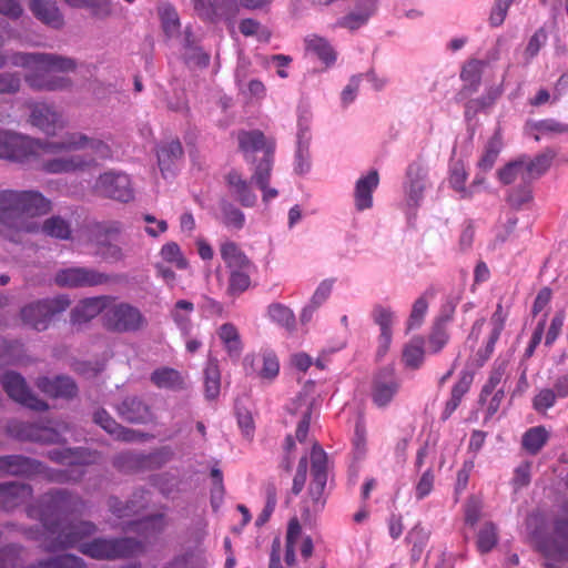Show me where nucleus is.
Instances as JSON below:
<instances>
[{"label": "nucleus", "instance_id": "nucleus-1", "mask_svg": "<svg viewBox=\"0 0 568 568\" xmlns=\"http://www.w3.org/2000/svg\"><path fill=\"white\" fill-rule=\"evenodd\" d=\"M11 153L2 152L6 160L24 163L37 161L48 174H69L90 170L99 160L111 156V149L103 140L82 132H69L58 140L41 141L21 134Z\"/></svg>", "mask_w": 568, "mask_h": 568}, {"label": "nucleus", "instance_id": "nucleus-2", "mask_svg": "<svg viewBox=\"0 0 568 568\" xmlns=\"http://www.w3.org/2000/svg\"><path fill=\"white\" fill-rule=\"evenodd\" d=\"M48 548L55 550L78 546L79 550L94 559H115L135 555L142 550V545L130 538L104 539L95 538L83 542L84 537L92 535L95 527L91 523H65L62 520L50 523L43 519Z\"/></svg>", "mask_w": 568, "mask_h": 568}, {"label": "nucleus", "instance_id": "nucleus-3", "mask_svg": "<svg viewBox=\"0 0 568 568\" xmlns=\"http://www.w3.org/2000/svg\"><path fill=\"white\" fill-rule=\"evenodd\" d=\"M51 211V202L34 190H3L0 192V232L12 242H19L26 232H34L38 224L31 220Z\"/></svg>", "mask_w": 568, "mask_h": 568}, {"label": "nucleus", "instance_id": "nucleus-4", "mask_svg": "<svg viewBox=\"0 0 568 568\" xmlns=\"http://www.w3.org/2000/svg\"><path fill=\"white\" fill-rule=\"evenodd\" d=\"M312 481L307 498L304 500L302 517L304 521H312L313 516L320 513L325 505L324 488L326 486L327 456L321 446L315 444L311 452Z\"/></svg>", "mask_w": 568, "mask_h": 568}, {"label": "nucleus", "instance_id": "nucleus-5", "mask_svg": "<svg viewBox=\"0 0 568 568\" xmlns=\"http://www.w3.org/2000/svg\"><path fill=\"white\" fill-rule=\"evenodd\" d=\"M12 65L23 69L53 68L62 71L75 70L77 62L54 53H7L0 50V69Z\"/></svg>", "mask_w": 568, "mask_h": 568}, {"label": "nucleus", "instance_id": "nucleus-6", "mask_svg": "<svg viewBox=\"0 0 568 568\" xmlns=\"http://www.w3.org/2000/svg\"><path fill=\"white\" fill-rule=\"evenodd\" d=\"M122 232L119 222H106L94 225L91 229V242L97 253L108 262H121L125 258L124 250L114 241Z\"/></svg>", "mask_w": 568, "mask_h": 568}, {"label": "nucleus", "instance_id": "nucleus-7", "mask_svg": "<svg viewBox=\"0 0 568 568\" xmlns=\"http://www.w3.org/2000/svg\"><path fill=\"white\" fill-rule=\"evenodd\" d=\"M70 301L65 295L38 301L24 306L21 311L22 321L37 331H44L52 316L65 311Z\"/></svg>", "mask_w": 568, "mask_h": 568}, {"label": "nucleus", "instance_id": "nucleus-8", "mask_svg": "<svg viewBox=\"0 0 568 568\" xmlns=\"http://www.w3.org/2000/svg\"><path fill=\"white\" fill-rule=\"evenodd\" d=\"M103 318L109 329L119 333L136 332L144 328L148 324L141 311L129 303H118L108 306Z\"/></svg>", "mask_w": 568, "mask_h": 568}, {"label": "nucleus", "instance_id": "nucleus-9", "mask_svg": "<svg viewBox=\"0 0 568 568\" xmlns=\"http://www.w3.org/2000/svg\"><path fill=\"white\" fill-rule=\"evenodd\" d=\"M7 394L16 402L34 410H47L48 404L34 396L28 388L24 378L14 372H7L1 377Z\"/></svg>", "mask_w": 568, "mask_h": 568}, {"label": "nucleus", "instance_id": "nucleus-10", "mask_svg": "<svg viewBox=\"0 0 568 568\" xmlns=\"http://www.w3.org/2000/svg\"><path fill=\"white\" fill-rule=\"evenodd\" d=\"M400 388V381L393 367H384L375 375L372 386V400L379 407H387Z\"/></svg>", "mask_w": 568, "mask_h": 568}, {"label": "nucleus", "instance_id": "nucleus-11", "mask_svg": "<svg viewBox=\"0 0 568 568\" xmlns=\"http://www.w3.org/2000/svg\"><path fill=\"white\" fill-rule=\"evenodd\" d=\"M54 282L63 287L95 286L108 282V276L92 268L69 267L60 270Z\"/></svg>", "mask_w": 568, "mask_h": 568}, {"label": "nucleus", "instance_id": "nucleus-12", "mask_svg": "<svg viewBox=\"0 0 568 568\" xmlns=\"http://www.w3.org/2000/svg\"><path fill=\"white\" fill-rule=\"evenodd\" d=\"M95 187L102 195L118 201L128 202L133 197L131 180L124 173L105 172L99 176Z\"/></svg>", "mask_w": 568, "mask_h": 568}, {"label": "nucleus", "instance_id": "nucleus-13", "mask_svg": "<svg viewBox=\"0 0 568 568\" xmlns=\"http://www.w3.org/2000/svg\"><path fill=\"white\" fill-rule=\"evenodd\" d=\"M26 82L30 88L39 91H63L72 85V81L67 77L51 75L50 71H58L53 68H32L26 69ZM69 70L68 72H70ZM59 72H63L59 70Z\"/></svg>", "mask_w": 568, "mask_h": 568}, {"label": "nucleus", "instance_id": "nucleus-14", "mask_svg": "<svg viewBox=\"0 0 568 568\" xmlns=\"http://www.w3.org/2000/svg\"><path fill=\"white\" fill-rule=\"evenodd\" d=\"M29 122L47 134H53L65 126L62 114L45 103H30Z\"/></svg>", "mask_w": 568, "mask_h": 568}, {"label": "nucleus", "instance_id": "nucleus-15", "mask_svg": "<svg viewBox=\"0 0 568 568\" xmlns=\"http://www.w3.org/2000/svg\"><path fill=\"white\" fill-rule=\"evenodd\" d=\"M244 366L248 374H255L263 381H273L280 372L277 356L270 351L246 356L244 358Z\"/></svg>", "mask_w": 568, "mask_h": 568}, {"label": "nucleus", "instance_id": "nucleus-16", "mask_svg": "<svg viewBox=\"0 0 568 568\" xmlns=\"http://www.w3.org/2000/svg\"><path fill=\"white\" fill-rule=\"evenodd\" d=\"M237 140L246 161H252L253 154L256 152H262L263 156L273 155L274 153V141L265 138L258 130L242 131L239 133Z\"/></svg>", "mask_w": 568, "mask_h": 568}, {"label": "nucleus", "instance_id": "nucleus-17", "mask_svg": "<svg viewBox=\"0 0 568 568\" xmlns=\"http://www.w3.org/2000/svg\"><path fill=\"white\" fill-rule=\"evenodd\" d=\"M29 9L38 20L48 27L57 30L63 28L64 17L55 0H30Z\"/></svg>", "mask_w": 568, "mask_h": 568}, {"label": "nucleus", "instance_id": "nucleus-18", "mask_svg": "<svg viewBox=\"0 0 568 568\" xmlns=\"http://www.w3.org/2000/svg\"><path fill=\"white\" fill-rule=\"evenodd\" d=\"M372 317L381 329L378 337V355H384L392 343V326L395 320V313L390 307L377 304L372 311Z\"/></svg>", "mask_w": 568, "mask_h": 568}, {"label": "nucleus", "instance_id": "nucleus-19", "mask_svg": "<svg viewBox=\"0 0 568 568\" xmlns=\"http://www.w3.org/2000/svg\"><path fill=\"white\" fill-rule=\"evenodd\" d=\"M427 186V172L418 163L407 169L406 201L409 206H417Z\"/></svg>", "mask_w": 568, "mask_h": 568}, {"label": "nucleus", "instance_id": "nucleus-20", "mask_svg": "<svg viewBox=\"0 0 568 568\" xmlns=\"http://www.w3.org/2000/svg\"><path fill=\"white\" fill-rule=\"evenodd\" d=\"M37 386L42 393L52 398L70 399L78 393L75 383L65 376L41 377L37 381Z\"/></svg>", "mask_w": 568, "mask_h": 568}, {"label": "nucleus", "instance_id": "nucleus-21", "mask_svg": "<svg viewBox=\"0 0 568 568\" xmlns=\"http://www.w3.org/2000/svg\"><path fill=\"white\" fill-rule=\"evenodd\" d=\"M108 296H97L80 301L71 312V321L74 324L89 322L100 314L103 310L106 311Z\"/></svg>", "mask_w": 568, "mask_h": 568}, {"label": "nucleus", "instance_id": "nucleus-22", "mask_svg": "<svg viewBox=\"0 0 568 568\" xmlns=\"http://www.w3.org/2000/svg\"><path fill=\"white\" fill-rule=\"evenodd\" d=\"M379 183L377 171H371L357 180L355 185V206L358 211H364L373 205V192Z\"/></svg>", "mask_w": 568, "mask_h": 568}, {"label": "nucleus", "instance_id": "nucleus-23", "mask_svg": "<svg viewBox=\"0 0 568 568\" xmlns=\"http://www.w3.org/2000/svg\"><path fill=\"white\" fill-rule=\"evenodd\" d=\"M120 416L131 423H146L151 419V412L146 404L135 396H129L118 406Z\"/></svg>", "mask_w": 568, "mask_h": 568}, {"label": "nucleus", "instance_id": "nucleus-24", "mask_svg": "<svg viewBox=\"0 0 568 568\" xmlns=\"http://www.w3.org/2000/svg\"><path fill=\"white\" fill-rule=\"evenodd\" d=\"M31 497V488L21 483L0 485V506L10 509Z\"/></svg>", "mask_w": 568, "mask_h": 568}, {"label": "nucleus", "instance_id": "nucleus-25", "mask_svg": "<svg viewBox=\"0 0 568 568\" xmlns=\"http://www.w3.org/2000/svg\"><path fill=\"white\" fill-rule=\"evenodd\" d=\"M226 181L232 195L246 207H251L256 203V195L252 192L246 179L237 171H231Z\"/></svg>", "mask_w": 568, "mask_h": 568}, {"label": "nucleus", "instance_id": "nucleus-26", "mask_svg": "<svg viewBox=\"0 0 568 568\" xmlns=\"http://www.w3.org/2000/svg\"><path fill=\"white\" fill-rule=\"evenodd\" d=\"M220 254L230 271L237 268H253L252 262L239 245L232 241H225L221 244Z\"/></svg>", "mask_w": 568, "mask_h": 568}, {"label": "nucleus", "instance_id": "nucleus-27", "mask_svg": "<svg viewBox=\"0 0 568 568\" xmlns=\"http://www.w3.org/2000/svg\"><path fill=\"white\" fill-rule=\"evenodd\" d=\"M216 334L229 356L232 358H237L243 349V344L237 327L232 323H224L217 328Z\"/></svg>", "mask_w": 568, "mask_h": 568}, {"label": "nucleus", "instance_id": "nucleus-28", "mask_svg": "<svg viewBox=\"0 0 568 568\" xmlns=\"http://www.w3.org/2000/svg\"><path fill=\"white\" fill-rule=\"evenodd\" d=\"M292 413L300 415L301 419L297 423L296 438L303 442L308 433V427L313 414V399L307 396H301L296 403L293 404Z\"/></svg>", "mask_w": 568, "mask_h": 568}, {"label": "nucleus", "instance_id": "nucleus-29", "mask_svg": "<svg viewBox=\"0 0 568 568\" xmlns=\"http://www.w3.org/2000/svg\"><path fill=\"white\" fill-rule=\"evenodd\" d=\"M194 304L186 300H179L170 312V315L184 337H189L192 331V313Z\"/></svg>", "mask_w": 568, "mask_h": 568}, {"label": "nucleus", "instance_id": "nucleus-30", "mask_svg": "<svg viewBox=\"0 0 568 568\" xmlns=\"http://www.w3.org/2000/svg\"><path fill=\"white\" fill-rule=\"evenodd\" d=\"M94 422L106 433L123 442H133L136 438L134 430L126 429L119 425L105 410L101 409L94 414Z\"/></svg>", "mask_w": 568, "mask_h": 568}, {"label": "nucleus", "instance_id": "nucleus-31", "mask_svg": "<svg viewBox=\"0 0 568 568\" xmlns=\"http://www.w3.org/2000/svg\"><path fill=\"white\" fill-rule=\"evenodd\" d=\"M150 379L159 388L178 390L184 387V379L181 373L171 367L155 369L151 374Z\"/></svg>", "mask_w": 568, "mask_h": 568}, {"label": "nucleus", "instance_id": "nucleus-32", "mask_svg": "<svg viewBox=\"0 0 568 568\" xmlns=\"http://www.w3.org/2000/svg\"><path fill=\"white\" fill-rule=\"evenodd\" d=\"M51 454L53 459L70 466L89 465L95 463L99 459L97 453L83 448H78L74 450L65 449L63 452H52Z\"/></svg>", "mask_w": 568, "mask_h": 568}, {"label": "nucleus", "instance_id": "nucleus-33", "mask_svg": "<svg viewBox=\"0 0 568 568\" xmlns=\"http://www.w3.org/2000/svg\"><path fill=\"white\" fill-rule=\"evenodd\" d=\"M73 9H89L97 19H106L113 14L112 0H62Z\"/></svg>", "mask_w": 568, "mask_h": 568}, {"label": "nucleus", "instance_id": "nucleus-34", "mask_svg": "<svg viewBox=\"0 0 568 568\" xmlns=\"http://www.w3.org/2000/svg\"><path fill=\"white\" fill-rule=\"evenodd\" d=\"M182 158L183 148L178 140L164 142L158 151V161L162 173L170 171L171 166Z\"/></svg>", "mask_w": 568, "mask_h": 568}, {"label": "nucleus", "instance_id": "nucleus-35", "mask_svg": "<svg viewBox=\"0 0 568 568\" xmlns=\"http://www.w3.org/2000/svg\"><path fill=\"white\" fill-rule=\"evenodd\" d=\"M306 50L321 59L326 64H332L336 60V53L331 43L322 37L312 34L305 39Z\"/></svg>", "mask_w": 568, "mask_h": 568}, {"label": "nucleus", "instance_id": "nucleus-36", "mask_svg": "<svg viewBox=\"0 0 568 568\" xmlns=\"http://www.w3.org/2000/svg\"><path fill=\"white\" fill-rule=\"evenodd\" d=\"M424 354V339L422 337H414L403 347L402 361L405 367L416 369L422 365Z\"/></svg>", "mask_w": 568, "mask_h": 568}, {"label": "nucleus", "instance_id": "nucleus-37", "mask_svg": "<svg viewBox=\"0 0 568 568\" xmlns=\"http://www.w3.org/2000/svg\"><path fill=\"white\" fill-rule=\"evenodd\" d=\"M374 10V0H367L364 8H361L357 11L351 12L345 17L341 18L336 22V26L341 28H346L352 31L356 30L367 22L369 17L373 14Z\"/></svg>", "mask_w": 568, "mask_h": 568}, {"label": "nucleus", "instance_id": "nucleus-38", "mask_svg": "<svg viewBox=\"0 0 568 568\" xmlns=\"http://www.w3.org/2000/svg\"><path fill=\"white\" fill-rule=\"evenodd\" d=\"M205 396L209 399H215L220 394L221 374L216 358L210 357L204 369Z\"/></svg>", "mask_w": 568, "mask_h": 568}, {"label": "nucleus", "instance_id": "nucleus-39", "mask_svg": "<svg viewBox=\"0 0 568 568\" xmlns=\"http://www.w3.org/2000/svg\"><path fill=\"white\" fill-rule=\"evenodd\" d=\"M428 539L429 531L420 525H416L409 530L406 540L412 545L410 557L413 561H418L422 558L428 545Z\"/></svg>", "mask_w": 568, "mask_h": 568}, {"label": "nucleus", "instance_id": "nucleus-40", "mask_svg": "<svg viewBox=\"0 0 568 568\" xmlns=\"http://www.w3.org/2000/svg\"><path fill=\"white\" fill-rule=\"evenodd\" d=\"M554 158H555V153L550 150H547V151L540 153L532 160L523 158L525 160L524 169H525L527 181L544 174L550 166Z\"/></svg>", "mask_w": 568, "mask_h": 568}, {"label": "nucleus", "instance_id": "nucleus-41", "mask_svg": "<svg viewBox=\"0 0 568 568\" xmlns=\"http://www.w3.org/2000/svg\"><path fill=\"white\" fill-rule=\"evenodd\" d=\"M252 268H237L230 271L229 284L226 293L230 296H239L251 286V273Z\"/></svg>", "mask_w": 568, "mask_h": 568}, {"label": "nucleus", "instance_id": "nucleus-42", "mask_svg": "<svg viewBox=\"0 0 568 568\" xmlns=\"http://www.w3.org/2000/svg\"><path fill=\"white\" fill-rule=\"evenodd\" d=\"M39 215H37L38 217ZM36 216L31 217L38 224L37 232L41 229L42 232L49 236L65 240L70 236L71 230L69 223L60 216H52L40 224L34 220ZM36 233V231L33 232Z\"/></svg>", "mask_w": 568, "mask_h": 568}, {"label": "nucleus", "instance_id": "nucleus-43", "mask_svg": "<svg viewBox=\"0 0 568 568\" xmlns=\"http://www.w3.org/2000/svg\"><path fill=\"white\" fill-rule=\"evenodd\" d=\"M484 63L479 60L467 62L462 70V79L465 82L463 91L468 93L476 92L480 83V74Z\"/></svg>", "mask_w": 568, "mask_h": 568}, {"label": "nucleus", "instance_id": "nucleus-44", "mask_svg": "<svg viewBox=\"0 0 568 568\" xmlns=\"http://www.w3.org/2000/svg\"><path fill=\"white\" fill-rule=\"evenodd\" d=\"M31 469V460L22 456L0 457V473L2 475H23Z\"/></svg>", "mask_w": 568, "mask_h": 568}, {"label": "nucleus", "instance_id": "nucleus-45", "mask_svg": "<svg viewBox=\"0 0 568 568\" xmlns=\"http://www.w3.org/2000/svg\"><path fill=\"white\" fill-rule=\"evenodd\" d=\"M220 221L230 230L239 231L244 226L245 215L231 203L221 204Z\"/></svg>", "mask_w": 568, "mask_h": 568}, {"label": "nucleus", "instance_id": "nucleus-46", "mask_svg": "<svg viewBox=\"0 0 568 568\" xmlns=\"http://www.w3.org/2000/svg\"><path fill=\"white\" fill-rule=\"evenodd\" d=\"M268 317L276 324L292 331L295 326V316L291 308L287 306L273 303L267 307Z\"/></svg>", "mask_w": 568, "mask_h": 568}, {"label": "nucleus", "instance_id": "nucleus-47", "mask_svg": "<svg viewBox=\"0 0 568 568\" xmlns=\"http://www.w3.org/2000/svg\"><path fill=\"white\" fill-rule=\"evenodd\" d=\"M548 434L544 427H532L523 436V446L530 454H537L546 444Z\"/></svg>", "mask_w": 568, "mask_h": 568}, {"label": "nucleus", "instance_id": "nucleus-48", "mask_svg": "<svg viewBox=\"0 0 568 568\" xmlns=\"http://www.w3.org/2000/svg\"><path fill=\"white\" fill-rule=\"evenodd\" d=\"M498 541L497 528L493 523H485L477 535V547L481 554L490 551Z\"/></svg>", "mask_w": 568, "mask_h": 568}, {"label": "nucleus", "instance_id": "nucleus-49", "mask_svg": "<svg viewBox=\"0 0 568 568\" xmlns=\"http://www.w3.org/2000/svg\"><path fill=\"white\" fill-rule=\"evenodd\" d=\"M500 148L501 142L498 136L495 135L488 141V143L485 146L484 153L478 161V168L481 171L487 172L493 169L498 158Z\"/></svg>", "mask_w": 568, "mask_h": 568}, {"label": "nucleus", "instance_id": "nucleus-50", "mask_svg": "<svg viewBox=\"0 0 568 568\" xmlns=\"http://www.w3.org/2000/svg\"><path fill=\"white\" fill-rule=\"evenodd\" d=\"M466 179L467 173L464 165L460 163L454 164L450 171L449 184L462 199L471 196V191L465 186Z\"/></svg>", "mask_w": 568, "mask_h": 568}, {"label": "nucleus", "instance_id": "nucleus-51", "mask_svg": "<svg viewBox=\"0 0 568 568\" xmlns=\"http://www.w3.org/2000/svg\"><path fill=\"white\" fill-rule=\"evenodd\" d=\"M524 165H525V160L521 158L517 161L510 162L504 169L498 171L499 180L504 184H510V183L515 182L518 178H520L524 182H526L527 178H526Z\"/></svg>", "mask_w": 568, "mask_h": 568}, {"label": "nucleus", "instance_id": "nucleus-52", "mask_svg": "<svg viewBox=\"0 0 568 568\" xmlns=\"http://www.w3.org/2000/svg\"><path fill=\"white\" fill-rule=\"evenodd\" d=\"M240 31L245 37L255 36L260 41L267 42L271 38V32L261 26V23L253 19H244L240 23Z\"/></svg>", "mask_w": 568, "mask_h": 568}, {"label": "nucleus", "instance_id": "nucleus-53", "mask_svg": "<svg viewBox=\"0 0 568 568\" xmlns=\"http://www.w3.org/2000/svg\"><path fill=\"white\" fill-rule=\"evenodd\" d=\"M273 155L262 156L258 164L256 165L254 173L252 175V181L258 187H264L265 184H268L272 171Z\"/></svg>", "mask_w": 568, "mask_h": 568}, {"label": "nucleus", "instance_id": "nucleus-54", "mask_svg": "<svg viewBox=\"0 0 568 568\" xmlns=\"http://www.w3.org/2000/svg\"><path fill=\"white\" fill-rule=\"evenodd\" d=\"M160 254L164 261L174 264L180 270H183L187 266L186 260L183 257L180 246L174 242L164 244Z\"/></svg>", "mask_w": 568, "mask_h": 568}, {"label": "nucleus", "instance_id": "nucleus-55", "mask_svg": "<svg viewBox=\"0 0 568 568\" xmlns=\"http://www.w3.org/2000/svg\"><path fill=\"white\" fill-rule=\"evenodd\" d=\"M546 33L542 30L536 31L529 39L523 57L525 60V63L528 64L540 51L541 47L546 42Z\"/></svg>", "mask_w": 568, "mask_h": 568}, {"label": "nucleus", "instance_id": "nucleus-56", "mask_svg": "<svg viewBox=\"0 0 568 568\" xmlns=\"http://www.w3.org/2000/svg\"><path fill=\"white\" fill-rule=\"evenodd\" d=\"M21 88V77L17 72L0 73V94H14Z\"/></svg>", "mask_w": 568, "mask_h": 568}, {"label": "nucleus", "instance_id": "nucleus-57", "mask_svg": "<svg viewBox=\"0 0 568 568\" xmlns=\"http://www.w3.org/2000/svg\"><path fill=\"white\" fill-rule=\"evenodd\" d=\"M160 14H161L163 30L166 33V36H169V37L175 36L180 28L179 17H178V13L175 12V10L170 7H166V8L161 9Z\"/></svg>", "mask_w": 568, "mask_h": 568}, {"label": "nucleus", "instance_id": "nucleus-58", "mask_svg": "<svg viewBox=\"0 0 568 568\" xmlns=\"http://www.w3.org/2000/svg\"><path fill=\"white\" fill-rule=\"evenodd\" d=\"M427 308L428 302L424 296L418 297L414 302L412 313L408 320L409 329L417 327L422 323L424 316L426 315Z\"/></svg>", "mask_w": 568, "mask_h": 568}, {"label": "nucleus", "instance_id": "nucleus-59", "mask_svg": "<svg viewBox=\"0 0 568 568\" xmlns=\"http://www.w3.org/2000/svg\"><path fill=\"white\" fill-rule=\"evenodd\" d=\"M333 284L332 280H324L320 283L310 302L312 310L318 308L329 297Z\"/></svg>", "mask_w": 568, "mask_h": 568}, {"label": "nucleus", "instance_id": "nucleus-60", "mask_svg": "<svg viewBox=\"0 0 568 568\" xmlns=\"http://www.w3.org/2000/svg\"><path fill=\"white\" fill-rule=\"evenodd\" d=\"M535 129L540 134H561L568 132V125L556 120L548 119L536 123Z\"/></svg>", "mask_w": 568, "mask_h": 568}, {"label": "nucleus", "instance_id": "nucleus-61", "mask_svg": "<svg viewBox=\"0 0 568 568\" xmlns=\"http://www.w3.org/2000/svg\"><path fill=\"white\" fill-rule=\"evenodd\" d=\"M434 487V474L430 469L426 470L419 478L415 487L416 498L424 499L430 494Z\"/></svg>", "mask_w": 568, "mask_h": 568}, {"label": "nucleus", "instance_id": "nucleus-62", "mask_svg": "<svg viewBox=\"0 0 568 568\" xmlns=\"http://www.w3.org/2000/svg\"><path fill=\"white\" fill-rule=\"evenodd\" d=\"M361 81L362 74L353 75L348 84L342 91L341 100L344 106L349 105L356 99Z\"/></svg>", "mask_w": 568, "mask_h": 568}, {"label": "nucleus", "instance_id": "nucleus-63", "mask_svg": "<svg viewBox=\"0 0 568 568\" xmlns=\"http://www.w3.org/2000/svg\"><path fill=\"white\" fill-rule=\"evenodd\" d=\"M564 321H565V314L562 312L557 313L552 317V320L550 322V326L546 334V338H545L546 346L552 345L554 342L558 338V336L561 332V328L564 326Z\"/></svg>", "mask_w": 568, "mask_h": 568}, {"label": "nucleus", "instance_id": "nucleus-64", "mask_svg": "<svg viewBox=\"0 0 568 568\" xmlns=\"http://www.w3.org/2000/svg\"><path fill=\"white\" fill-rule=\"evenodd\" d=\"M23 13V8L19 0H0V14L17 20Z\"/></svg>", "mask_w": 568, "mask_h": 568}]
</instances>
